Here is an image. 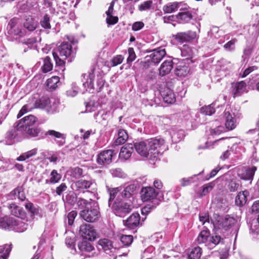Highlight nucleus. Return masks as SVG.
Segmentation results:
<instances>
[{
	"label": "nucleus",
	"instance_id": "obj_31",
	"mask_svg": "<svg viewBox=\"0 0 259 259\" xmlns=\"http://www.w3.org/2000/svg\"><path fill=\"white\" fill-rule=\"evenodd\" d=\"M92 184L93 182L91 180L80 179L75 183L74 186L77 190H79L88 189Z\"/></svg>",
	"mask_w": 259,
	"mask_h": 259
},
{
	"label": "nucleus",
	"instance_id": "obj_40",
	"mask_svg": "<svg viewBox=\"0 0 259 259\" xmlns=\"http://www.w3.org/2000/svg\"><path fill=\"white\" fill-rule=\"evenodd\" d=\"M11 212L12 215L21 219H23L25 217V212L23 209L15 204L11 206Z\"/></svg>",
	"mask_w": 259,
	"mask_h": 259
},
{
	"label": "nucleus",
	"instance_id": "obj_38",
	"mask_svg": "<svg viewBox=\"0 0 259 259\" xmlns=\"http://www.w3.org/2000/svg\"><path fill=\"white\" fill-rule=\"evenodd\" d=\"M175 74L178 76L184 77L189 73V69L185 65H178L175 70Z\"/></svg>",
	"mask_w": 259,
	"mask_h": 259
},
{
	"label": "nucleus",
	"instance_id": "obj_50",
	"mask_svg": "<svg viewBox=\"0 0 259 259\" xmlns=\"http://www.w3.org/2000/svg\"><path fill=\"white\" fill-rule=\"evenodd\" d=\"M172 141L174 143H178L183 139L184 137V132L180 130L177 132L172 131L170 133Z\"/></svg>",
	"mask_w": 259,
	"mask_h": 259
},
{
	"label": "nucleus",
	"instance_id": "obj_28",
	"mask_svg": "<svg viewBox=\"0 0 259 259\" xmlns=\"http://www.w3.org/2000/svg\"><path fill=\"white\" fill-rule=\"evenodd\" d=\"M219 243H224V239L220 235L209 236L208 241L206 243V247L211 249Z\"/></svg>",
	"mask_w": 259,
	"mask_h": 259
},
{
	"label": "nucleus",
	"instance_id": "obj_47",
	"mask_svg": "<svg viewBox=\"0 0 259 259\" xmlns=\"http://www.w3.org/2000/svg\"><path fill=\"white\" fill-rule=\"evenodd\" d=\"M201 255V248L199 247H196L192 249L188 255V258L189 259H199Z\"/></svg>",
	"mask_w": 259,
	"mask_h": 259
},
{
	"label": "nucleus",
	"instance_id": "obj_25",
	"mask_svg": "<svg viewBox=\"0 0 259 259\" xmlns=\"http://www.w3.org/2000/svg\"><path fill=\"white\" fill-rule=\"evenodd\" d=\"M161 95L164 102L168 104H173L176 101V97L173 91L167 88L161 92Z\"/></svg>",
	"mask_w": 259,
	"mask_h": 259
},
{
	"label": "nucleus",
	"instance_id": "obj_44",
	"mask_svg": "<svg viewBox=\"0 0 259 259\" xmlns=\"http://www.w3.org/2000/svg\"><path fill=\"white\" fill-rule=\"evenodd\" d=\"M62 200L64 203L73 205L77 201V196L75 193L71 192L66 195L65 198L63 196Z\"/></svg>",
	"mask_w": 259,
	"mask_h": 259
},
{
	"label": "nucleus",
	"instance_id": "obj_46",
	"mask_svg": "<svg viewBox=\"0 0 259 259\" xmlns=\"http://www.w3.org/2000/svg\"><path fill=\"white\" fill-rule=\"evenodd\" d=\"M11 249V245L5 244L4 246H0V253H1L0 257L3 259H7Z\"/></svg>",
	"mask_w": 259,
	"mask_h": 259
},
{
	"label": "nucleus",
	"instance_id": "obj_37",
	"mask_svg": "<svg viewBox=\"0 0 259 259\" xmlns=\"http://www.w3.org/2000/svg\"><path fill=\"white\" fill-rule=\"evenodd\" d=\"M209 236L210 232L208 230H202L197 237V241L199 244L205 243L206 246V243L208 241Z\"/></svg>",
	"mask_w": 259,
	"mask_h": 259
},
{
	"label": "nucleus",
	"instance_id": "obj_62",
	"mask_svg": "<svg viewBox=\"0 0 259 259\" xmlns=\"http://www.w3.org/2000/svg\"><path fill=\"white\" fill-rule=\"evenodd\" d=\"M15 124H16L15 127L13 129L10 130L8 132H7L6 135V139L7 140L8 138L10 140L13 139L18 135L17 133V132L18 131L17 130V123H16Z\"/></svg>",
	"mask_w": 259,
	"mask_h": 259
},
{
	"label": "nucleus",
	"instance_id": "obj_58",
	"mask_svg": "<svg viewBox=\"0 0 259 259\" xmlns=\"http://www.w3.org/2000/svg\"><path fill=\"white\" fill-rule=\"evenodd\" d=\"M196 175H194L193 176L186 178H184L180 180L181 185L182 187H185L190 185L194 182L193 179L196 177Z\"/></svg>",
	"mask_w": 259,
	"mask_h": 259
},
{
	"label": "nucleus",
	"instance_id": "obj_48",
	"mask_svg": "<svg viewBox=\"0 0 259 259\" xmlns=\"http://www.w3.org/2000/svg\"><path fill=\"white\" fill-rule=\"evenodd\" d=\"M248 31L249 34L253 36L259 34V20L249 26Z\"/></svg>",
	"mask_w": 259,
	"mask_h": 259
},
{
	"label": "nucleus",
	"instance_id": "obj_39",
	"mask_svg": "<svg viewBox=\"0 0 259 259\" xmlns=\"http://www.w3.org/2000/svg\"><path fill=\"white\" fill-rule=\"evenodd\" d=\"M250 233L259 235V215L257 220L253 219L249 223Z\"/></svg>",
	"mask_w": 259,
	"mask_h": 259
},
{
	"label": "nucleus",
	"instance_id": "obj_29",
	"mask_svg": "<svg viewBox=\"0 0 259 259\" xmlns=\"http://www.w3.org/2000/svg\"><path fill=\"white\" fill-rule=\"evenodd\" d=\"M173 68V62L171 60H166L162 63L159 68V74L164 76L168 74Z\"/></svg>",
	"mask_w": 259,
	"mask_h": 259
},
{
	"label": "nucleus",
	"instance_id": "obj_32",
	"mask_svg": "<svg viewBox=\"0 0 259 259\" xmlns=\"http://www.w3.org/2000/svg\"><path fill=\"white\" fill-rule=\"evenodd\" d=\"M51 104V100L47 97H42L35 102V108L45 109L47 110V107Z\"/></svg>",
	"mask_w": 259,
	"mask_h": 259
},
{
	"label": "nucleus",
	"instance_id": "obj_10",
	"mask_svg": "<svg viewBox=\"0 0 259 259\" xmlns=\"http://www.w3.org/2000/svg\"><path fill=\"white\" fill-rule=\"evenodd\" d=\"M36 122V118L29 115L23 118L17 123V130L23 133L28 128L33 126Z\"/></svg>",
	"mask_w": 259,
	"mask_h": 259
},
{
	"label": "nucleus",
	"instance_id": "obj_14",
	"mask_svg": "<svg viewBox=\"0 0 259 259\" xmlns=\"http://www.w3.org/2000/svg\"><path fill=\"white\" fill-rule=\"evenodd\" d=\"M114 155V151L107 150L101 152L98 156L97 162L99 164H108L112 161Z\"/></svg>",
	"mask_w": 259,
	"mask_h": 259
},
{
	"label": "nucleus",
	"instance_id": "obj_54",
	"mask_svg": "<svg viewBox=\"0 0 259 259\" xmlns=\"http://www.w3.org/2000/svg\"><path fill=\"white\" fill-rule=\"evenodd\" d=\"M200 111L202 113L206 115H211L214 113L215 110L213 104H211L210 105L202 107L200 109Z\"/></svg>",
	"mask_w": 259,
	"mask_h": 259
},
{
	"label": "nucleus",
	"instance_id": "obj_36",
	"mask_svg": "<svg viewBox=\"0 0 259 259\" xmlns=\"http://www.w3.org/2000/svg\"><path fill=\"white\" fill-rule=\"evenodd\" d=\"M84 78H85V76H87V81L83 83V85L85 88H88V89L90 90L89 91H91V90H94L95 88L94 87V83L93 81L95 78V75L94 74L93 72H90L89 74H83L82 75Z\"/></svg>",
	"mask_w": 259,
	"mask_h": 259
},
{
	"label": "nucleus",
	"instance_id": "obj_30",
	"mask_svg": "<svg viewBox=\"0 0 259 259\" xmlns=\"http://www.w3.org/2000/svg\"><path fill=\"white\" fill-rule=\"evenodd\" d=\"M181 5L182 3H169L163 7L162 10L165 13H171L177 11Z\"/></svg>",
	"mask_w": 259,
	"mask_h": 259
},
{
	"label": "nucleus",
	"instance_id": "obj_45",
	"mask_svg": "<svg viewBox=\"0 0 259 259\" xmlns=\"http://www.w3.org/2000/svg\"><path fill=\"white\" fill-rule=\"evenodd\" d=\"M26 209L31 213V216L38 215L41 217L40 210L38 208L35 207L31 202H28L25 205Z\"/></svg>",
	"mask_w": 259,
	"mask_h": 259
},
{
	"label": "nucleus",
	"instance_id": "obj_22",
	"mask_svg": "<svg viewBox=\"0 0 259 259\" xmlns=\"http://www.w3.org/2000/svg\"><path fill=\"white\" fill-rule=\"evenodd\" d=\"M133 151V144H127L121 148L119 156L120 158L127 160L131 156Z\"/></svg>",
	"mask_w": 259,
	"mask_h": 259
},
{
	"label": "nucleus",
	"instance_id": "obj_61",
	"mask_svg": "<svg viewBox=\"0 0 259 259\" xmlns=\"http://www.w3.org/2000/svg\"><path fill=\"white\" fill-rule=\"evenodd\" d=\"M123 60V57L122 55H117L114 57L111 60V65L112 66H116L118 64H121Z\"/></svg>",
	"mask_w": 259,
	"mask_h": 259
},
{
	"label": "nucleus",
	"instance_id": "obj_13",
	"mask_svg": "<svg viewBox=\"0 0 259 259\" xmlns=\"http://www.w3.org/2000/svg\"><path fill=\"white\" fill-rule=\"evenodd\" d=\"M98 244L106 254H108L110 256H114V253L117 254V252L118 251L116 247L113 246L112 242L108 239H100Z\"/></svg>",
	"mask_w": 259,
	"mask_h": 259
},
{
	"label": "nucleus",
	"instance_id": "obj_52",
	"mask_svg": "<svg viewBox=\"0 0 259 259\" xmlns=\"http://www.w3.org/2000/svg\"><path fill=\"white\" fill-rule=\"evenodd\" d=\"M180 51L182 56L186 57V59L191 58L192 56V50L188 45H184Z\"/></svg>",
	"mask_w": 259,
	"mask_h": 259
},
{
	"label": "nucleus",
	"instance_id": "obj_63",
	"mask_svg": "<svg viewBox=\"0 0 259 259\" xmlns=\"http://www.w3.org/2000/svg\"><path fill=\"white\" fill-rule=\"evenodd\" d=\"M111 172L112 175L115 177L123 178L125 176L122 169L119 168L112 169Z\"/></svg>",
	"mask_w": 259,
	"mask_h": 259
},
{
	"label": "nucleus",
	"instance_id": "obj_56",
	"mask_svg": "<svg viewBox=\"0 0 259 259\" xmlns=\"http://www.w3.org/2000/svg\"><path fill=\"white\" fill-rule=\"evenodd\" d=\"M153 2L151 1H147L141 4L138 6V9L140 11H147L150 9Z\"/></svg>",
	"mask_w": 259,
	"mask_h": 259
},
{
	"label": "nucleus",
	"instance_id": "obj_16",
	"mask_svg": "<svg viewBox=\"0 0 259 259\" xmlns=\"http://www.w3.org/2000/svg\"><path fill=\"white\" fill-rule=\"evenodd\" d=\"M195 36V33L191 31L178 32L173 35L175 39L181 44L188 42L194 39Z\"/></svg>",
	"mask_w": 259,
	"mask_h": 259
},
{
	"label": "nucleus",
	"instance_id": "obj_11",
	"mask_svg": "<svg viewBox=\"0 0 259 259\" xmlns=\"http://www.w3.org/2000/svg\"><path fill=\"white\" fill-rule=\"evenodd\" d=\"M151 54L145 57V63L158 64L166 55L165 49L158 48L150 52Z\"/></svg>",
	"mask_w": 259,
	"mask_h": 259
},
{
	"label": "nucleus",
	"instance_id": "obj_41",
	"mask_svg": "<svg viewBox=\"0 0 259 259\" xmlns=\"http://www.w3.org/2000/svg\"><path fill=\"white\" fill-rule=\"evenodd\" d=\"M61 175L55 169L53 170L50 176V179L46 180V184H55L58 183L61 179Z\"/></svg>",
	"mask_w": 259,
	"mask_h": 259
},
{
	"label": "nucleus",
	"instance_id": "obj_17",
	"mask_svg": "<svg viewBox=\"0 0 259 259\" xmlns=\"http://www.w3.org/2000/svg\"><path fill=\"white\" fill-rule=\"evenodd\" d=\"M28 222V221L25 220L24 218L23 219L14 218L12 230L19 233L25 231L29 226V223Z\"/></svg>",
	"mask_w": 259,
	"mask_h": 259
},
{
	"label": "nucleus",
	"instance_id": "obj_53",
	"mask_svg": "<svg viewBox=\"0 0 259 259\" xmlns=\"http://www.w3.org/2000/svg\"><path fill=\"white\" fill-rule=\"evenodd\" d=\"M91 201H95L91 199L89 201L84 199L82 198H79L76 201V203L78 207L80 208H87V207H89V204H91Z\"/></svg>",
	"mask_w": 259,
	"mask_h": 259
},
{
	"label": "nucleus",
	"instance_id": "obj_51",
	"mask_svg": "<svg viewBox=\"0 0 259 259\" xmlns=\"http://www.w3.org/2000/svg\"><path fill=\"white\" fill-rule=\"evenodd\" d=\"M43 72L47 73L53 69V64L51 62V58L47 56L44 60V65L41 67Z\"/></svg>",
	"mask_w": 259,
	"mask_h": 259
},
{
	"label": "nucleus",
	"instance_id": "obj_35",
	"mask_svg": "<svg viewBox=\"0 0 259 259\" xmlns=\"http://www.w3.org/2000/svg\"><path fill=\"white\" fill-rule=\"evenodd\" d=\"M128 139V135L126 132L122 129H120L118 133V138L115 141L116 145L123 144Z\"/></svg>",
	"mask_w": 259,
	"mask_h": 259
},
{
	"label": "nucleus",
	"instance_id": "obj_60",
	"mask_svg": "<svg viewBox=\"0 0 259 259\" xmlns=\"http://www.w3.org/2000/svg\"><path fill=\"white\" fill-rule=\"evenodd\" d=\"M41 26L45 29H50L51 25L50 23V18L48 15L44 16L43 19L40 21Z\"/></svg>",
	"mask_w": 259,
	"mask_h": 259
},
{
	"label": "nucleus",
	"instance_id": "obj_19",
	"mask_svg": "<svg viewBox=\"0 0 259 259\" xmlns=\"http://www.w3.org/2000/svg\"><path fill=\"white\" fill-rule=\"evenodd\" d=\"M133 145L134 148L139 154L149 159L147 141L146 142L144 141L136 142Z\"/></svg>",
	"mask_w": 259,
	"mask_h": 259
},
{
	"label": "nucleus",
	"instance_id": "obj_3",
	"mask_svg": "<svg viewBox=\"0 0 259 259\" xmlns=\"http://www.w3.org/2000/svg\"><path fill=\"white\" fill-rule=\"evenodd\" d=\"M147 142L149 159L156 158L167 149L164 139L161 138H151Z\"/></svg>",
	"mask_w": 259,
	"mask_h": 259
},
{
	"label": "nucleus",
	"instance_id": "obj_33",
	"mask_svg": "<svg viewBox=\"0 0 259 259\" xmlns=\"http://www.w3.org/2000/svg\"><path fill=\"white\" fill-rule=\"evenodd\" d=\"M37 153V149L34 148L31 150L28 151L26 152L23 153L19 157L16 158L17 161H23L28 159Z\"/></svg>",
	"mask_w": 259,
	"mask_h": 259
},
{
	"label": "nucleus",
	"instance_id": "obj_7",
	"mask_svg": "<svg viewBox=\"0 0 259 259\" xmlns=\"http://www.w3.org/2000/svg\"><path fill=\"white\" fill-rule=\"evenodd\" d=\"M112 208L117 216L124 217L132 211L133 206L128 203L120 201L114 202Z\"/></svg>",
	"mask_w": 259,
	"mask_h": 259
},
{
	"label": "nucleus",
	"instance_id": "obj_5",
	"mask_svg": "<svg viewBox=\"0 0 259 259\" xmlns=\"http://www.w3.org/2000/svg\"><path fill=\"white\" fill-rule=\"evenodd\" d=\"M217 225L219 228H221L225 230L232 229L235 232H236L239 228L237 220L229 215L224 218H220L217 221Z\"/></svg>",
	"mask_w": 259,
	"mask_h": 259
},
{
	"label": "nucleus",
	"instance_id": "obj_27",
	"mask_svg": "<svg viewBox=\"0 0 259 259\" xmlns=\"http://www.w3.org/2000/svg\"><path fill=\"white\" fill-rule=\"evenodd\" d=\"M14 220V218L9 217H5L0 219V228L12 230Z\"/></svg>",
	"mask_w": 259,
	"mask_h": 259
},
{
	"label": "nucleus",
	"instance_id": "obj_34",
	"mask_svg": "<svg viewBox=\"0 0 259 259\" xmlns=\"http://www.w3.org/2000/svg\"><path fill=\"white\" fill-rule=\"evenodd\" d=\"M107 188L110 196L108 200V205L110 207L112 205V201L114 200L117 194L121 191L122 188L121 187L110 188L108 186H107Z\"/></svg>",
	"mask_w": 259,
	"mask_h": 259
},
{
	"label": "nucleus",
	"instance_id": "obj_43",
	"mask_svg": "<svg viewBox=\"0 0 259 259\" xmlns=\"http://www.w3.org/2000/svg\"><path fill=\"white\" fill-rule=\"evenodd\" d=\"M59 104L58 101L55 99L51 100V104H49L47 108L48 113L53 114L59 111Z\"/></svg>",
	"mask_w": 259,
	"mask_h": 259
},
{
	"label": "nucleus",
	"instance_id": "obj_1",
	"mask_svg": "<svg viewBox=\"0 0 259 259\" xmlns=\"http://www.w3.org/2000/svg\"><path fill=\"white\" fill-rule=\"evenodd\" d=\"M53 55L56 65L63 67L65 60L68 59V62L72 61L75 56V52L70 42H63L57 47L56 51L53 53Z\"/></svg>",
	"mask_w": 259,
	"mask_h": 259
},
{
	"label": "nucleus",
	"instance_id": "obj_55",
	"mask_svg": "<svg viewBox=\"0 0 259 259\" xmlns=\"http://www.w3.org/2000/svg\"><path fill=\"white\" fill-rule=\"evenodd\" d=\"M40 130L39 128L36 127L34 125L23 133V134H27L31 137H35L38 135Z\"/></svg>",
	"mask_w": 259,
	"mask_h": 259
},
{
	"label": "nucleus",
	"instance_id": "obj_23",
	"mask_svg": "<svg viewBox=\"0 0 259 259\" xmlns=\"http://www.w3.org/2000/svg\"><path fill=\"white\" fill-rule=\"evenodd\" d=\"M138 188L139 186L137 184H130L121 192V196L123 198H130L137 193Z\"/></svg>",
	"mask_w": 259,
	"mask_h": 259
},
{
	"label": "nucleus",
	"instance_id": "obj_8",
	"mask_svg": "<svg viewBox=\"0 0 259 259\" xmlns=\"http://www.w3.org/2000/svg\"><path fill=\"white\" fill-rule=\"evenodd\" d=\"M79 233L83 239L89 241L95 240L97 235L93 226L87 224H83L80 226Z\"/></svg>",
	"mask_w": 259,
	"mask_h": 259
},
{
	"label": "nucleus",
	"instance_id": "obj_4",
	"mask_svg": "<svg viewBox=\"0 0 259 259\" xmlns=\"http://www.w3.org/2000/svg\"><path fill=\"white\" fill-rule=\"evenodd\" d=\"M141 193L143 201H151L154 205H158L159 201L163 199L159 192L151 187L143 188Z\"/></svg>",
	"mask_w": 259,
	"mask_h": 259
},
{
	"label": "nucleus",
	"instance_id": "obj_2",
	"mask_svg": "<svg viewBox=\"0 0 259 259\" xmlns=\"http://www.w3.org/2000/svg\"><path fill=\"white\" fill-rule=\"evenodd\" d=\"M88 205L89 207L80 211V217L87 222L94 223L98 221L101 217V214L98 202L91 201V204Z\"/></svg>",
	"mask_w": 259,
	"mask_h": 259
},
{
	"label": "nucleus",
	"instance_id": "obj_20",
	"mask_svg": "<svg viewBox=\"0 0 259 259\" xmlns=\"http://www.w3.org/2000/svg\"><path fill=\"white\" fill-rule=\"evenodd\" d=\"M232 87L234 97L240 96L242 94L246 92V84L244 81L234 83Z\"/></svg>",
	"mask_w": 259,
	"mask_h": 259
},
{
	"label": "nucleus",
	"instance_id": "obj_59",
	"mask_svg": "<svg viewBox=\"0 0 259 259\" xmlns=\"http://www.w3.org/2000/svg\"><path fill=\"white\" fill-rule=\"evenodd\" d=\"M105 82V79L103 78L101 75H98L97 78V88L96 90L99 92L101 91L102 88H103L104 84Z\"/></svg>",
	"mask_w": 259,
	"mask_h": 259
},
{
	"label": "nucleus",
	"instance_id": "obj_57",
	"mask_svg": "<svg viewBox=\"0 0 259 259\" xmlns=\"http://www.w3.org/2000/svg\"><path fill=\"white\" fill-rule=\"evenodd\" d=\"M133 239L132 235H122L120 237V241L125 246L130 245L133 242Z\"/></svg>",
	"mask_w": 259,
	"mask_h": 259
},
{
	"label": "nucleus",
	"instance_id": "obj_64",
	"mask_svg": "<svg viewBox=\"0 0 259 259\" xmlns=\"http://www.w3.org/2000/svg\"><path fill=\"white\" fill-rule=\"evenodd\" d=\"M128 57L127 59V63H130L134 61L136 56L133 48H129L128 49Z\"/></svg>",
	"mask_w": 259,
	"mask_h": 259
},
{
	"label": "nucleus",
	"instance_id": "obj_15",
	"mask_svg": "<svg viewBox=\"0 0 259 259\" xmlns=\"http://www.w3.org/2000/svg\"><path fill=\"white\" fill-rule=\"evenodd\" d=\"M46 136H51L55 141L56 144L59 146L65 143L66 135L55 130H49L45 133Z\"/></svg>",
	"mask_w": 259,
	"mask_h": 259
},
{
	"label": "nucleus",
	"instance_id": "obj_42",
	"mask_svg": "<svg viewBox=\"0 0 259 259\" xmlns=\"http://www.w3.org/2000/svg\"><path fill=\"white\" fill-rule=\"evenodd\" d=\"M36 22L35 20L29 17L26 19L23 24L24 27L29 31L34 30L36 28Z\"/></svg>",
	"mask_w": 259,
	"mask_h": 259
},
{
	"label": "nucleus",
	"instance_id": "obj_49",
	"mask_svg": "<svg viewBox=\"0 0 259 259\" xmlns=\"http://www.w3.org/2000/svg\"><path fill=\"white\" fill-rule=\"evenodd\" d=\"M59 77L56 76H53L47 80V86L49 89H55L58 87V83L59 82Z\"/></svg>",
	"mask_w": 259,
	"mask_h": 259
},
{
	"label": "nucleus",
	"instance_id": "obj_9",
	"mask_svg": "<svg viewBox=\"0 0 259 259\" xmlns=\"http://www.w3.org/2000/svg\"><path fill=\"white\" fill-rule=\"evenodd\" d=\"M18 19L13 18L10 20L7 26L8 33L15 38L22 37L26 34L25 31L22 30L18 26Z\"/></svg>",
	"mask_w": 259,
	"mask_h": 259
},
{
	"label": "nucleus",
	"instance_id": "obj_6",
	"mask_svg": "<svg viewBox=\"0 0 259 259\" xmlns=\"http://www.w3.org/2000/svg\"><path fill=\"white\" fill-rule=\"evenodd\" d=\"M77 246L80 255L84 257H92L98 255L93 245L85 239L79 242Z\"/></svg>",
	"mask_w": 259,
	"mask_h": 259
},
{
	"label": "nucleus",
	"instance_id": "obj_21",
	"mask_svg": "<svg viewBox=\"0 0 259 259\" xmlns=\"http://www.w3.org/2000/svg\"><path fill=\"white\" fill-rule=\"evenodd\" d=\"M182 12H180L176 15L177 19L182 23H188L193 18L192 13L186 9H180Z\"/></svg>",
	"mask_w": 259,
	"mask_h": 259
},
{
	"label": "nucleus",
	"instance_id": "obj_26",
	"mask_svg": "<svg viewBox=\"0 0 259 259\" xmlns=\"http://www.w3.org/2000/svg\"><path fill=\"white\" fill-rule=\"evenodd\" d=\"M249 195L247 190L239 192L235 198V204L239 207H242L247 201V197Z\"/></svg>",
	"mask_w": 259,
	"mask_h": 259
},
{
	"label": "nucleus",
	"instance_id": "obj_12",
	"mask_svg": "<svg viewBox=\"0 0 259 259\" xmlns=\"http://www.w3.org/2000/svg\"><path fill=\"white\" fill-rule=\"evenodd\" d=\"M256 170V166L253 165L243 167L239 171L238 175L241 179L244 181H249L251 183Z\"/></svg>",
	"mask_w": 259,
	"mask_h": 259
},
{
	"label": "nucleus",
	"instance_id": "obj_24",
	"mask_svg": "<svg viewBox=\"0 0 259 259\" xmlns=\"http://www.w3.org/2000/svg\"><path fill=\"white\" fill-rule=\"evenodd\" d=\"M224 117L225 118V126L226 128L229 131L234 129L236 126V121L234 117H233L228 111L225 112Z\"/></svg>",
	"mask_w": 259,
	"mask_h": 259
},
{
	"label": "nucleus",
	"instance_id": "obj_18",
	"mask_svg": "<svg viewBox=\"0 0 259 259\" xmlns=\"http://www.w3.org/2000/svg\"><path fill=\"white\" fill-rule=\"evenodd\" d=\"M140 215L138 213H133L126 220L123 221L125 226L131 229L137 228L140 225Z\"/></svg>",
	"mask_w": 259,
	"mask_h": 259
}]
</instances>
